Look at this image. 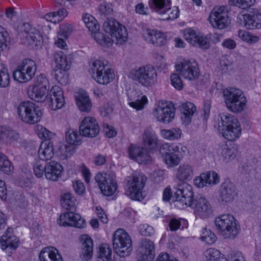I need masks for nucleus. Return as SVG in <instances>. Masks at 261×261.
<instances>
[{
	"mask_svg": "<svg viewBox=\"0 0 261 261\" xmlns=\"http://www.w3.org/2000/svg\"><path fill=\"white\" fill-rule=\"evenodd\" d=\"M75 99L76 105L80 111L88 112L92 108V102L87 94L84 90H80L75 92Z\"/></svg>",
	"mask_w": 261,
	"mask_h": 261,
	"instance_id": "nucleus-26",
	"label": "nucleus"
},
{
	"mask_svg": "<svg viewBox=\"0 0 261 261\" xmlns=\"http://www.w3.org/2000/svg\"><path fill=\"white\" fill-rule=\"evenodd\" d=\"M200 239L201 241L207 244L211 245L216 242L217 237L211 230L204 227L201 230Z\"/></svg>",
	"mask_w": 261,
	"mask_h": 261,
	"instance_id": "nucleus-50",
	"label": "nucleus"
},
{
	"mask_svg": "<svg viewBox=\"0 0 261 261\" xmlns=\"http://www.w3.org/2000/svg\"><path fill=\"white\" fill-rule=\"evenodd\" d=\"M248 20V29H259L261 28V13L257 12L249 14Z\"/></svg>",
	"mask_w": 261,
	"mask_h": 261,
	"instance_id": "nucleus-46",
	"label": "nucleus"
},
{
	"mask_svg": "<svg viewBox=\"0 0 261 261\" xmlns=\"http://www.w3.org/2000/svg\"><path fill=\"white\" fill-rule=\"evenodd\" d=\"M63 170V166L60 163L50 161L45 165V176L47 179L55 181L61 176Z\"/></svg>",
	"mask_w": 261,
	"mask_h": 261,
	"instance_id": "nucleus-23",
	"label": "nucleus"
},
{
	"mask_svg": "<svg viewBox=\"0 0 261 261\" xmlns=\"http://www.w3.org/2000/svg\"><path fill=\"white\" fill-rule=\"evenodd\" d=\"M54 59L56 63V67L63 70H69L71 62L68 61L66 56L62 51L54 54Z\"/></svg>",
	"mask_w": 261,
	"mask_h": 261,
	"instance_id": "nucleus-36",
	"label": "nucleus"
},
{
	"mask_svg": "<svg viewBox=\"0 0 261 261\" xmlns=\"http://www.w3.org/2000/svg\"><path fill=\"white\" fill-rule=\"evenodd\" d=\"M169 4H172L171 0H149L150 8L159 14Z\"/></svg>",
	"mask_w": 261,
	"mask_h": 261,
	"instance_id": "nucleus-44",
	"label": "nucleus"
},
{
	"mask_svg": "<svg viewBox=\"0 0 261 261\" xmlns=\"http://www.w3.org/2000/svg\"><path fill=\"white\" fill-rule=\"evenodd\" d=\"M126 195L132 200L141 201L145 196L143 190L147 178L143 174H135L127 178Z\"/></svg>",
	"mask_w": 261,
	"mask_h": 261,
	"instance_id": "nucleus-8",
	"label": "nucleus"
},
{
	"mask_svg": "<svg viewBox=\"0 0 261 261\" xmlns=\"http://www.w3.org/2000/svg\"><path fill=\"white\" fill-rule=\"evenodd\" d=\"M199 35L194 30L190 28L187 29L184 31V38L193 45H196Z\"/></svg>",
	"mask_w": 261,
	"mask_h": 261,
	"instance_id": "nucleus-53",
	"label": "nucleus"
},
{
	"mask_svg": "<svg viewBox=\"0 0 261 261\" xmlns=\"http://www.w3.org/2000/svg\"><path fill=\"white\" fill-rule=\"evenodd\" d=\"M194 176V168L189 164H182L177 168L176 178L179 181L186 182L191 180Z\"/></svg>",
	"mask_w": 261,
	"mask_h": 261,
	"instance_id": "nucleus-29",
	"label": "nucleus"
},
{
	"mask_svg": "<svg viewBox=\"0 0 261 261\" xmlns=\"http://www.w3.org/2000/svg\"><path fill=\"white\" fill-rule=\"evenodd\" d=\"M33 106V102L30 101H25L21 102L17 107V114L19 118L24 122L27 123L29 111Z\"/></svg>",
	"mask_w": 261,
	"mask_h": 261,
	"instance_id": "nucleus-38",
	"label": "nucleus"
},
{
	"mask_svg": "<svg viewBox=\"0 0 261 261\" xmlns=\"http://www.w3.org/2000/svg\"><path fill=\"white\" fill-rule=\"evenodd\" d=\"M194 210L195 215L205 219L212 213V206L208 200L204 197H196L191 206Z\"/></svg>",
	"mask_w": 261,
	"mask_h": 261,
	"instance_id": "nucleus-19",
	"label": "nucleus"
},
{
	"mask_svg": "<svg viewBox=\"0 0 261 261\" xmlns=\"http://www.w3.org/2000/svg\"><path fill=\"white\" fill-rule=\"evenodd\" d=\"M16 238L14 235V229L9 227L0 240L1 247L5 250L9 255L15 253L16 249Z\"/></svg>",
	"mask_w": 261,
	"mask_h": 261,
	"instance_id": "nucleus-17",
	"label": "nucleus"
},
{
	"mask_svg": "<svg viewBox=\"0 0 261 261\" xmlns=\"http://www.w3.org/2000/svg\"><path fill=\"white\" fill-rule=\"evenodd\" d=\"M89 70L92 77L98 84L107 85L112 81L114 73L111 69L103 62L96 60L92 61Z\"/></svg>",
	"mask_w": 261,
	"mask_h": 261,
	"instance_id": "nucleus-10",
	"label": "nucleus"
},
{
	"mask_svg": "<svg viewBox=\"0 0 261 261\" xmlns=\"http://www.w3.org/2000/svg\"><path fill=\"white\" fill-rule=\"evenodd\" d=\"M36 131L39 138H43L46 140H50L54 136V133L43 127L42 125H38Z\"/></svg>",
	"mask_w": 261,
	"mask_h": 261,
	"instance_id": "nucleus-60",
	"label": "nucleus"
},
{
	"mask_svg": "<svg viewBox=\"0 0 261 261\" xmlns=\"http://www.w3.org/2000/svg\"><path fill=\"white\" fill-rule=\"evenodd\" d=\"M50 103L49 107L53 110L62 108L65 105V99L63 92L60 87L58 86H53L49 93V97L47 98Z\"/></svg>",
	"mask_w": 261,
	"mask_h": 261,
	"instance_id": "nucleus-21",
	"label": "nucleus"
},
{
	"mask_svg": "<svg viewBox=\"0 0 261 261\" xmlns=\"http://www.w3.org/2000/svg\"><path fill=\"white\" fill-rule=\"evenodd\" d=\"M139 230L140 234L142 236H151L154 233L153 227L147 224L140 225Z\"/></svg>",
	"mask_w": 261,
	"mask_h": 261,
	"instance_id": "nucleus-63",
	"label": "nucleus"
},
{
	"mask_svg": "<svg viewBox=\"0 0 261 261\" xmlns=\"http://www.w3.org/2000/svg\"><path fill=\"white\" fill-rule=\"evenodd\" d=\"M40 261H63L58 251L53 247H48L43 249L39 254Z\"/></svg>",
	"mask_w": 261,
	"mask_h": 261,
	"instance_id": "nucleus-30",
	"label": "nucleus"
},
{
	"mask_svg": "<svg viewBox=\"0 0 261 261\" xmlns=\"http://www.w3.org/2000/svg\"><path fill=\"white\" fill-rule=\"evenodd\" d=\"M181 135V130L179 128H173L171 129L161 130V135L165 139L174 140L179 138Z\"/></svg>",
	"mask_w": 261,
	"mask_h": 261,
	"instance_id": "nucleus-48",
	"label": "nucleus"
},
{
	"mask_svg": "<svg viewBox=\"0 0 261 261\" xmlns=\"http://www.w3.org/2000/svg\"><path fill=\"white\" fill-rule=\"evenodd\" d=\"M17 68L19 70L29 72H35L37 69L35 62L30 59H24L19 65L17 66Z\"/></svg>",
	"mask_w": 261,
	"mask_h": 261,
	"instance_id": "nucleus-49",
	"label": "nucleus"
},
{
	"mask_svg": "<svg viewBox=\"0 0 261 261\" xmlns=\"http://www.w3.org/2000/svg\"><path fill=\"white\" fill-rule=\"evenodd\" d=\"M153 114L156 120L162 123H169L174 117L175 112L172 108L169 107L166 103H159L158 106L154 109Z\"/></svg>",
	"mask_w": 261,
	"mask_h": 261,
	"instance_id": "nucleus-18",
	"label": "nucleus"
},
{
	"mask_svg": "<svg viewBox=\"0 0 261 261\" xmlns=\"http://www.w3.org/2000/svg\"><path fill=\"white\" fill-rule=\"evenodd\" d=\"M214 222L217 230L225 239H235L241 230L239 223L231 215L223 214L217 217Z\"/></svg>",
	"mask_w": 261,
	"mask_h": 261,
	"instance_id": "nucleus-3",
	"label": "nucleus"
},
{
	"mask_svg": "<svg viewBox=\"0 0 261 261\" xmlns=\"http://www.w3.org/2000/svg\"><path fill=\"white\" fill-rule=\"evenodd\" d=\"M175 67L176 71L185 79L193 81L199 77L198 66L195 61L184 60Z\"/></svg>",
	"mask_w": 261,
	"mask_h": 261,
	"instance_id": "nucleus-14",
	"label": "nucleus"
},
{
	"mask_svg": "<svg viewBox=\"0 0 261 261\" xmlns=\"http://www.w3.org/2000/svg\"><path fill=\"white\" fill-rule=\"evenodd\" d=\"M223 95L229 110L233 113H240L244 110L247 100L242 90L236 88H227L223 90Z\"/></svg>",
	"mask_w": 261,
	"mask_h": 261,
	"instance_id": "nucleus-5",
	"label": "nucleus"
},
{
	"mask_svg": "<svg viewBox=\"0 0 261 261\" xmlns=\"http://www.w3.org/2000/svg\"><path fill=\"white\" fill-rule=\"evenodd\" d=\"M174 203L178 209H184L193 204L194 192L193 187L187 182H183L177 186L175 192Z\"/></svg>",
	"mask_w": 261,
	"mask_h": 261,
	"instance_id": "nucleus-11",
	"label": "nucleus"
},
{
	"mask_svg": "<svg viewBox=\"0 0 261 261\" xmlns=\"http://www.w3.org/2000/svg\"><path fill=\"white\" fill-rule=\"evenodd\" d=\"M208 20L213 28L223 29L230 24L228 11L224 6L215 7L211 11Z\"/></svg>",
	"mask_w": 261,
	"mask_h": 261,
	"instance_id": "nucleus-13",
	"label": "nucleus"
},
{
	"mask_svg": "<svg viewBox=\"0 0 261 261\" xmlns=\"http://www.w3.org/2000/svg\"><path fill=\"white\" fill-rule=\"evenodd\" d=\"M81 136L76 130L70 129L66 132L65 138L69 145L77 146L82 143Z\"/></svg>",
	"mask_w": 261,
	"mask_h": 261,
	"instance_id": "nucleus-40",
	"label": "nucleus"
},
{
	"mask_svg": "<svg viewBox=\"0 0 261 261\" xmlns=\"http://www.w3.org/2000/svg\"><path fill=\"white\" fill-rule=\"evenodd\" d=\"M186 149L180 144L165 143L161 146L160 152L167 167L173 168L179 164L182 153L185 152Z\"/></svg>",
	"mask_w": 261,
	"mask_h": 261,
	"instance_id": "nucleus-7",
	"label": "nucleus"
},
{
	"mask_svg": "<svg viewBox=\"0 0 261 261\" xmlns=\"http://www.w3.org/2000/svg\"><path fill=\"white\" fill-rule=\"evenodd\" d=\"M81 242L82 246L80 256L83 259L88 260L93 255V241L88 235L84 234L81 236Z\"/></svg>",
	"mask_w": 261,
	"mask_h": 261,
	"instance_id": "nucleus-28",
	"label": "nucleus"
},
{
	"mask_svg": "<svg viewBox=\"0 0 261 261\" xmlns=\"http://www.w3.org/2000/svg\"><path fill=\"white\" fill-rule=\"evenodd\" d=\"M75 151V147L73 146L60 144L58 147L57 153L61 160H66L71 156Z\"/></svg>",
	"mask_w": 261,
	"mask_h": 261,
	"instance_id": "nucleus-41",
	"label": "nucleus"
},
{
	"mask_svg": "<svg viewBox=\"0 0 261 261\" xmlns=\"http://www.w3.org/2000/svg\"><path fill=\"white\" fill-rule=\"evenodd\" d=\"M95 180L105 196L113 195L117 189L116 177L113 174L98 172L95 176Z\"/></svg>",
	"mask_w": 261,
	"mask_h": 261,
	"instance_id": "nucleus-12",
	"label": "nucleus"
},
{
	"mask_svg": "<svg viewBox=\"0 0 261 261\" xmlns=\"http://www.w3.org/2000/svg\"><path fill=\"white\" fill-rule=\"evenodd\" d=\"M154 255V245L153 242L148 240L143 241L138 254V261H152Z\"/></svg>",
	"mask_w": 261,
	"mask_h": 261,
	"instance_id": "nucleus-22",
	"label": "nucleus"
},
{
	"mask_svg": "<svg viewBox=\"0 0 261 261\" xmlns=\"http://www.w3.org/2000/svg\"><path fill=\"white\" fill-rule=\"evenodd\" d=\"M13 170V166L7 156L0 153V170L6 174H9L12 173Z\"/></svg>",
	"mask_w": 261,
	"mask_h": 261,
	"instance_id": "nucleus-51",
	"label": "nucleus"
},
{
	"mask_svg": "<svg viewBox=\"0 0 261 261\" xmlns=\"http://www.w3.org/2000/svg\"><path fill=\"white\" fill-rule=\"evenodd\" d=\"M81 135L86 137L94 138L99 133V126L97 121L91 117H85L79 126Z\"/></svg>",
	"mask_w": 261,
	"mask_h": 261,
	"instance_id": "nucleus-15",
	"label": "nucleus"
},
{
	"mask_svg": "<svg viewBox=\"0 0 261 261\" xmlns=\"http://www.w3.org/2000/svg\"><path fill=\"white\" fill-rule=\"evenodd\" d=\"M128 77L142 86L149 87L156 82L158 73L153 66L146 65L132 69Z\"/></svg>",
	"mask_w": 261,
	"mask_h": 261,
	"instance_id": "nucleus-6",
	"label": "nucleus"
},
{
	"mask_svg": "<svg viewBox=\"0 0 261 261\" xmlns=\"http://www.w3.org/2000/svg\"><path fill=\"white\" fill-rule=\"evenodd\" d=\"M10 37L6 30L0 26V51H5L9 49Z\"/></svg>",
	"mask_w": 261,
	"mask_h": 261,
	"instance_id": "nucleus-47",
	"label": "nucleus"
},
{
	"mask_svg": "<svg viewBox=\"0 0 261 261\" xmlns=\"http://www.w3.org/2000/svg\"><path fill=\"white\" fill-rule=\"evenodd\" d=\"M73 31V28L71 24L64 23L60 25V30L58 32V36H61L64 38H68L69 35Z\"/></svg>",
	"mask_w": 261,
	"mask_h": 261,
	"instance_id": "nucleus-61",
	"label": "nucleus"
},
{
	"mask_svg": "<svg viewBox=\"0 0 261 261\" xmlns=\"http://www.w3.org/2000/svg\"><path fill=\"white\" fill-rule=\"evenodd\" d=\"M172 85L176 89L180 90L183 88V84L179 75L177 73H173L170 76Z\"/></svg>",
	"mask_w": 261,
	"mask_h": 261,
	"instance_id": "nucleus-62",
	"label": "nucleus"
},
{
	"mask_svg": "<svg viewBox=\"0 0 261 261\" xmlns=\"http://www.w3.org/2000/svg\"><path fill=\"white\" fill-rule=\"evenodd\" d=\"M113 245L115 252L124 257L132 251V242L126 231L121 228L117 229L113 236Z\"/></svg>",
	"mask_w": 261,
	"mask_h": 261,
	"instance_id": "nucleus-9",
	"label": "nucleus"
},
{
	"mask_svg": "<svg viewBox=\"0 0 261 261\" xmlns=\"http://www.w3.org/2000/svg\"><path fill=\"white\" fill-rule=\"evenodd\" d=\"M10 83V76L3 64H0V87H6Z\"/></svg>",
	"mask_w": 261,
	"mask_h": 261,
	"instance_id": "nucleus-54",
	"label": "nucleus"
},
{
	"mask_svg": "<svg viewBox=\"0 0 261 261\" xmlns=\"http://www.w3.org/2000/svg\"><path fill=\"white\" fill-rule=\"evenodd\" d=\"M16 132L10 127L0 126V141L11 144L16 141Z\"/></svg>",
	"mask_w": 261,
	"mask_h": 261,
	"instance_id": "nucleus-34",
	"label": "nucleus"
},
{
	"mask_svg": "<svg viewBox=\"0 0 261 261\" xmlns=\"http://www.w3.org/2000/svg\"><path fill=\"white\" fill-rule=\"evenodd\" d=\"M103 28L106 33L110 35L111 38L99 31L92 33V37L99 44L109 46L112 42L121 44L126 41L127 33L125 28L116 20L108 19L104 22Z\"/></svg>",
	"mask_w": 261,
	"mask_h": 261,
	"instance_id": "nucleus-1",
	"label": "nucleus"
},
{
	"mask_svg": "<svg viewBox=\"0 0 261 261\" xmlns=\"http://www.w3.org/2000/svg\"><path fill=\"white\" fill-rule=\"evenodd\" d=\"M238 35L240 39L248 43H255L259 40L257 36H253L250 33L244 30H239Z\"/></svg>",
	"mask_w": 261,
	"mask_h": 261,
	"instance_id": "nucleus-56",
	"label": "nucleus"
},
{
	"mask_svg": "<svg viewBox=\"0 0 261 261\" xmlns=\"http://www.w3.org/2000/svg\"><path fill=\"white\" fill-rule=\"evenodd\" d=\"M228 257V261H245L242 253L239 251H230Z\"/></svg>",
	"mask_w": 261,
	"mask_h": 261,
	"instance_id": "nucleus-64",
	"label": "nucleus"
},
{
	"mask_svg": "<svg viewBox=\"0 0 261 261\" xmlns=\"http://www.w3.org/2000/svg\"><path fill=\"white\" fill-rule=\"evenodd\" d=\"M48 92V91L29 86L27 94L32 100L37 102H42L46 99Z\"/></svg>",
	"mask_w": 261,
	"mask_h": 261,
	"instance_id": "nucleus-33",
	"label": "nucleus"
},
{
	"mask_svg": "<svg viewBox=\"0 0 261 261\" xmlns=\"http://www.w3.org/2000/svg\"><path fill=\"white\" fill-rule=\"evenodd\" d=\"M42 115V113L41 109L33 102V106H31L29 111L27 123L33 124L39 122Z\"/></svg>",
	"mask_w": 261,
	"mask_h": 261,
	"instance_id": "nucleus-37",
	"label": "nucleus"
},
{
	"mask_svg": "<svg viewBox=\"0 0 261 261\" xmlns=\"http://www.w3.org/2000/svg\"><path fill=\"white\" fill-rule=\"evenodd\" d=\"M220 252L215 248H209L204 253V256L207 261H217L220 259Z\"/></svg>",
	"mask_w": 261,
	"mask_h": 261,
	"instance_id": "nucleus-58",
	"label": "nucleus"
},
{
	"mask_svg": "<svg viewBox=\"0 0 261 261\" xmlns=\"http://www.w3.org/2000/svg\"><path fill=\"white\" fill-rule=\"evenodd\" d=\"M237 195L233 185L226 181L222 184L220 189L219 200L222 203H227L232 201Z\"/></svg>",
	"mask_w": 261,
	"mask_h": 261,
	"instance_id": "nucleus-25",
	"label": "nucleus"
},
{
	"mask_svg": "<svg viewBox=\"0 0 261 261\" xmlns=\"http://www.w3.org/2000/svg\"><path fill=\"white\" fill-rule=\"evenodd\" d=\"M159 14L163 16V20H173L179 16V11L177 7H171V4H169V6L164 8L163 12Z\"/></svg>",
	"mask_w": 261,
	"mask_h": 261,
	"instance_id": "nucleus-39",
	"label": "nucleus"
},
{
	"mask_svg": "<svg viewBox=\"0 0 261 261\" xmlns=\"http://www.w3.org/2000/svg\"><path fill=\"white\" fill-rule=\"evenodd\" d=\"M180 111L183 123L188 125L191 122V118L196 111V108L193 103L187 102L181 105Z\"/></svg>",
	"mask_w": 261,
	"mask_h": 261,
	"instance_id": "nucleus-31",
	"label": "nucleus"
},
{
	"mask_svg": "<svg viewBox=\"0 0 261 261\" xmlns=\"http://www.w3.org/2000/svg\"><path fill=\"white\" fill-rule=\"evenodd\" d=\"M143 144L146 149L150 151L156 149L158 145L157 136L151 129L148 128L143 135Z\"/></svg>",
	"mask_w": 261,
	"mask_h": 261,
	"instance_id": "nucleus-27",
	"label": "nucleus"
},
{
	"mask_svg": "<svg viewBox=\"0 0 261 261\" xmlns=\"http://www.w3.org/2000/svg\"><path fill=\"white\" fill-rule=\"evenodd\" d=\"M17 39L20 43L31 48L41 44L42 36L40 31L29 23H23L17 28Z\"/></svg>",
	"mask_w": 261,
	"mask_h": 261,
	"instance_id": "nucleus-4",
	"label": "nucleus"
},
{
	"mask_svg": "<svg viewBox=\"0 0 261 261\" xmlns=\"http://www.w3.org/2000/svg\"><path fill=\"white\" fill-rule=\"evenodd\" d=\"M202 176L206 183V186L217 184L219 182L218 174L214 171H209L202 173Z\"/></svg>",
	"mask_w": 261,
	"mask_h": 261,
	"instance_id": "nucleus-55",
	"label": "nucleus"
},
{
	"mask_svg": "<svg viewBox=\"0 0 261 261\" xmlns=\"http://www.w3.org/2000/svg\"><path fill=\"white\" fill-rule=\"evenodd\" d=\"M61 204L66 210H73L77 204L75 198L70 193H64L61 199Z\"/></svg>",
	"mask_w": 261,
	"mask_h": 261,
	"instance_id": "nucleus-42",
	"label": "nucleus"
},
{
	"mask_svg": "<svg viewBox=\"0 0 261 261\" xmlns=\"http://www.w3.org/2000/svg\"><path fill=\"white\" fill-rule=\"evenodd\" d=\"M144 39L150 43L156 46L164 45L166 41L165 35L160 31L151 29H145L143 31Z\"/></svg>",
	"mask_w": 261,
	"mask_h": 261,
	"instance_id": "nucleus-24",
	"label": "nucleus"
},
{
	"mask_svg": "<svg viewBox=\"0 0 261 261\" xmlns=\"http://www.w3.org/2000/svg\"><path fill=\"white\" fill-rule=\"evenodd\" d=\"M38 156L41 160L51 159L54 155V145L52 142H44L40 144L38 151Z\"/></svg>",
	"mask_w": 261,
	"mask_h": 261,
	"instance_id": "nucleus-32",
	"label": "nucleus"
},
{
	"mask_svg": "<svg viewBox=\"0 0 261 261\" xmlns=\"http://www.w3.org/2000/svg\"><path fill=\"white\" fill-rule=\"evenodd\" d=\"M83 20L87 28L92 33L99 31V25L97 23V20L92 15L85 14L83 17Z\"/></svg>",
	"mask_w": 261,
	"mask_h": 261,
	"instance_id": "nucleus-45",
	"label": "nucleus"
},
{
	"mask_svg": "<svg viewBox=\"0 0 261 261\" xmlns=\"http://www.w3.org/2000/svg\"><path fill=\"white\" fill-rule=\"evenodd\" d=\"M218 153L220 156L226 160L233 159L236 156L234 150L229 148L226 144L223 145L218 149Z\"/></svg>",
	"mask_w": 261,
	"mask_h": 261,
	"instance_id": "nucleus-52",
	"label": "nucleus"
},
{
	"mask_svg": "<svg viewBox=\"0 0 261 261\" xmlns=\"http://www.w3.org/2000/svg\"><path fill=\"white\" fill-rule=\"evenodd\" d=\"M17 82L24 83L30 81L35 75V72H29L18 69L17 68Z\"/></svg>",
	"mask_w": 261,
	"mask_h": 261,
	"instance_id": "nucleus-59",
	"label": "nucleus"
},
{
	"mask_svg": "<svg viewBox=\"0 0 261 261\" xmlns=\"http://www.w3.org/2000/svg\"><path fill=\"white\" fill-rule=\"evenodd\" d=\"M147 98L144 96H138L136 99L129 102V105L137 110L143 109L144 105L147 103Z\"/></svg>",
	"mask_w": 261,
	"mask_h": 261,
	"instance_id": "nucleus-57",
	"label": "nucleus"
},
{
	"mask_svg": "<svg viewBox=\"0 0 261 261\" xmlns=\"http://www.w3.org/2000/svg\"><path fill=\"white\" fill-rule=\"evenodd\" d=\"M58 223L60 226H71L79 228L85 225V220L79 214L72 212L61 215Z\"/></svg>",
	"mask_w": 261,
	"mask_h": 261,
	"instance_id": "nucleus-16",
	"label": "nucleus"
},
{
	"mask_svg": "<svg viewBox=\"0 0 261 261\" xmlns=\"http://www.w3.org/2000/svg\"><path fill=\"white\" fill-rule=\"evenodd\" d=\"M112 250L108 244H102L99 246L96 261H111Z\"/></svg>",
	"mask_w": 261,
	"mask_h": 261,
	"instance_id": "nucleus-35",
	"label": "nucleus"
},
{
	"mask_svg": "<svg viewBox=\"0 0 261 261\" xmlns=\"http://www.w3.org/2000/svg\"><path fill=\"white\" fill-rule=\"evenodd\" d=\"M49 85L48 80L46 76L43 74H40L35 77L33 84L30 86L48 91L49 88Z\"/></svg>",
	"mask_w": 261,
	"mask_h": 261,
	"instance_id": "nucleus-43",
	"label": "nucleus"
},
{
	"mask_svg": "<svg viewBox=\"0 0 261 261\" xmlns=\"http://www.w3.org/2000/svg\"><path fill=\"white\" fill-rule=\"evenodd\" d=\"M128 154L130 159L135 160L139 164H149L151 162V158L147 149L143 147L130 145L128 148Z\"/></svg>",
	"mask_w": 261,
	"mask_h": 261,
	"instance_id": "nucleus-20",
	"label": "nucleus"
},
{
	"mask_svg": "<svg viewBox=\"0 0 261 261\" xmlns=\"http://www.w3.org/2000/svg\"><path fill=\"white\" fill-rule=\"evenodd\" d=\"M218 129L222 136L230 141L238 139L241 134V125L233 116L225 113H221L218 118Z\"/></svg>",
	"mask_w": 261,
	"mask_h": 261,
	"instance_id": "nucleus-2",
	"label": "nucleus"
}]
</instances>
